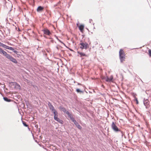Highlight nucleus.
<instances>
[{
	"mask_svg": "<svg viewBox=\"0 0 151 151\" xmlns=\"http://www.w3.org/2000/svg\"><path fill=\"white\" fill-rule=\"evenodd\" d=\"M84 27V25H81L79 27V28L81 32H82Z\"/></svg>",
	"mask_w": 151,
	"mask_h": 151,
	"instance_id": "obj_12",
	"label": "nucleus"
},
{
	"mask_svg": "<svg viewBox=\"0 0 151 151\" xmlns=\"http://www.w3.org/2000/svg\"><path fill=\"white\" fill-rule=\"evenodd\" d=\"M66 114L68 115V116L70 118L71 117L73 116L71 114H70V113L68 111H67L66 112Z\"/></svg>",
	"mask_w": 151,
	"mask_h": 151,
	"instance_id": "obj_16",
	"label": "nucleus"
},
{
	"mask_svg": "<svg viewBox=\"0 0 151 151\" xmlns=\"http://www.w3.org/2000/svg\"><path fill=\"white\" fill-rule=\"evenodd\" d=\"M71 120L74 123L76 122V121L75 120L74 118L73 117H71L70 118Z\"/></svg>",
	"mask_w": 151,
	"mask_h": 151,
	"instance_id": "obj_17",
	"label": "nucleus"
},
{
	"mask_svg": "<svg viewBox=\"0 0 151 151\" xmlns=\"http://www.w3.org/2000/svg\"><path fill=\"white\" fill-rule=\"evenodd\" d=\"M113 79V76H111L109 78L107 76L106 79V81L107 82H112Z\"/></svg>",
	"mask_w": 151,
	"mask_h": 151,
	"instance_id": "obj_7",
	"label": "nucleus"
},
{
	"mask_svg": "<svg viewBox=\"0 0 151 151\" xmlns=\"http://www.w3.org/2000/svg\"><path fill=\"white\" fill-rule=\"evenodd\" d=\"M143 103L144 105L145 106L146 108H147V106L149 104V102L147 99H144Z\"/></svg>",
	"mask_w": 151,
	"mask_h": 151,
	"instance_id": "obj_6",
	"label": "nucleus"
},
{
	"mask_svg": "<svg viewBox=\"0 0 151 151\" xmlns=\"http://www.w3.org/2000/svg\"><path fill=\"white\" fill-rule=\"evenodd\" d=\"M56 121H57L58 122H59V123H60L61 124H63V121H62V120L60 119L59 118H58L56 119L55 120Z\"/></svg>",
	"mask_w": 151,
	"mask_h": 151,
	"instance_id": "obj_11",
	"label": "nucleus"
},
{
	"mask_svg": "<svg viewBox=\"0 0 151 151\" xmlns=\"http://www.w3.org/2000/svg\"><path fill=\"white\" fill-rule=\"evenodd\" d=\"M12 51H13V52H14L16 54H17V53L18 52H17V51L16 50H14H14H12Z\"/></svg>",
	"mask_w": 151,
	"mask_h": 151,
	"instance_id": "obj_26",
	"label": "nucleus"
},
{
	"mask_svg": "<svg viewBox=\"0 0 151 151\" xmlns=\"http://www.w3.org/2000/svg\"><path fill=\"white\" fill-rule=\"evenodd\" d=\"M8 49H9V50H14V48L12 47H8Z\"/></svg>",
	"mask_w": 151,
	"mask_h": 151,
	"instance_id": "obj_23",
	"label": "nucleus"
},
{
	"mask_svg": "<svg viewBox=\"0 0 151 151\" xmlns=\"http://www.w3.org/2000/svg\"><path fill=\"white\" fill-rule=\"evenodd\" d=\"M119 56L120 61L121 62H122L125 59V55L123 50H120L119 52Z\"/></svg>",
	"mask_w": 151,
	"mask_h": 151,
	"instance_id": "obj_2",
	"label": "nucleus"
},
{
	"mask_svg": "<svg viewBox=\"0 0 151 151\" xmlns=\"http://www.w3.org/2000/svg\"><path fill=\"white\" fill-rule=\"evenodd\" d=\"M149 52V55L150 57H151V50L149 49L148 51Z\"/></svg>",
	"mask_w": 151,
	"mask_h": 151,
	"instance_id": "obj_24",
	"label": "nucleus"
},
{
	"mask_svg": "<svg viewBox=\"0 0 151 151\" xmlns=\"http://www.w3.org/2000/svg\"><path fill=\"white\" fill-rule=\"evenodd\" d=\"M3 99L4 100L7 102H9L11 101V100L10 99H8V98H7L6 97H4Z\"/></svg>",
	"mask_w": 151,
	"mask_h": 151,
	"instance_id": "obj_15",
	"label": "nucleus"
},
{
	"mask_svg": "<svg viewBox=\"0 0 151 151\" xmlns=\"http://www.w3.org/2000/svg\"><path fill=\"white\" fill-rule=\"evenodd\" d=\"M52 112H53V113L54 114V115L58 114V113L55 109L52 111Z\"/></svg>",
	"mask_w": 151,
	"mask_h": 151,
	"instance_id": "obj_18",
	"label": "nucleus"
},
{
	"mask_svg": "<svg viewBox=\"0 0 151 151\" xmlns=\"http://www.w3.org/2000/svg\"><path fill=\"white\" fill-rule=\"evenodd\" d=\"M48 106L50 108V109L52 111L55 109L54 107L50 102H48Z\"/></svg>",
	"mask_w": 151,
	"mask_h": 151,
	"instance_id": "obj_8",
	"label": "nucleus"
},
{
	"mask_svg": "<svg viewBox=\"0 0 151 151\" xmlns=\"http://www.w3.org/2000/svg\"><path fill=\"white\" fill-rule=\"evenodd\" d=\"M44 8L41 6H39L37 9V12H40L42 11L43 9Z\"/></svg>",
	"mask_w": 151,
	"mask_h": 151,
	"instance_id": "obj_9",
	"label": "nucleus"
},
{
	"mask_svg": "<svg viewBox=\"0 0 151 151\" xmlns=\"http://www.w3.org/2000/svg\"><path fill=\"white\" fill-rule=\"evenodd\" d=\"M80 45H81L80 47L81 49H86L88 46V44L86 42L81 43H80Z\"/></svg>",
	"mask_w": 151,
	"mask_h": 151,
	"instance_id": "obj_4",
	"label": "nucleus"
},
{
	"mask_svg": "<svg viewBox=\"0 0 151 151\" xmlns=\"http://www.w3.org/2000/svg\"><path fill=\"white\" fill-rule=\"evenodd\" d=\"M15 86L17 88L19 89H20L21 88L20 86L18 84H16Z\"/></svg>",
	"mask_w": 151,
	"mask_h": 151,
	"instance_id": "obj_19",
	"label": "nucleus"
},
{
	"mask_svg": "<svg viewBox=\"0 0 151 151\" xmlns=\"http://www.w3.org/2000/svg\"><path fill=\"white\" fill-rule=\"evenodd\" d=\"M136 102H137V104H138V101L137 99H136Z\"/></svg>",
	"mask_w": 151,
	"mask_h": 151,
	"instance_id": "obj_30",
	"label": "nucleus"
},
{
	"mask_svg": "<svg viewBox=\"0 0 151 151\" xmlns=\"http://www.w3.org/2000/svg\"><path fill=\"white\" fill-rule=\"evenodd\" d=\"M59 108L62 111H63V112H64L65 113H66V112L67 111H66L65 109L63 107L60 106L59 107Z\"/></svg>",
	"mask_w": 151,
	"mask_h": 151,
	"instance_id": "obj_13",
	"label": "nucleus"
},
{
	"mask_svg": "<svg viewBox=\"0 0 151 151\" xmlns=\"http://www.w3.org/2000/svg\"><path fill=\"white\" fill-rule=\"evenodd\" d=\"M60 41V42H62V43H63V42H61V41Z\"/></svg>",
	"mask_w": 151,
	"mask_h": 151,
	"instance_id": "obj_31",
	"label": "nucleus"
},
{
	"mask_svg": "<svg viewBox=\"0 0 151 151\" xmlns=\"http://www.w3.org/2000/svg\"><path fill=\"white\" fill-rule=\"evenodd\" d=\"M3 47L4 48H6V49H8V48L9 47L8 46H7L6 45H5V44H4L3 45V46L2 47Z\"/></svg>",
	"mask_w": 151,
	"mask_h": 151,
	"instance_id": "obj_20",
	"label": "nucleus"
},
{
	"mask_svg": "<svg viewBox=\"0 0 151 151\" xmlns=\"http://www.w3.org/2000/svg\"><path fill=\"white\" fill-rule=\"evenodd\" d=\"M3 45L4 44L3 43H1V42H0V46H2V47Z\"/></svg>",
	"mask_w": 151,
	"mask_h": 151,
	"instance_id": "obj_28",
	"label": "nucleus"
},
{
	"mask_svg": "<svg viewBox=\"0 0 151 151\" xmlns=\"http://www.w3.org/2000/svg\"><path fill=\"white\" fill-rule=\"evenodd\" d=\"M77 52L78 54H79L80 55L81 57H82L83 56H86V54L84 53H83L81 52H80L79 51H78Z\"/></svg>",
	"mask_w": 151,
	"mask_h": 151,
	"instance_id": "obj_14",
	"label": "nucleus"
},
{
	"mask_svg": "<svg viewBox=\"0 0 151 151\" xmlns=\"http://www.w3.org/2000/svg\"><path fill=\"white\" fill-rule=\"evenodd\" d=\"M22 123H23V125L25 127H28V125L26 124V123L25 122H23Z\"/></svg>",
	"mask_w": 151,
	"mask_h": 151,
	"instance_id": "obj_21",
	"label": "nucleus"
},
{
	"mask_svg": "<svg viewBox=\"0 0 151 151\" xmlns=\"http://www.w3.org/2000/svg\"><path fill=\"white\" fill-rule=\"evenodd\" d=\"M76 91L78 92V93H79V92H82V91L80 90L79 89H76Z\"/></svg>",
	"mask_w": 151,
	"mask_h": 151,
	"instance_id": "obj_25",
	"label": "nucleus"
},
{
	"mask_svg": "<svg viewBox=\"0 0 151 151\" xmlns=\"http://www.w3.org/2000/svg\"><path fill=\"white\" fill-rule=\"evenodd\" d=\"M1 54H3L4 55L7 59H9L10 60L15 63H17V60L12 56L8 54L4 50H2L1 51Z\"/></svg>",
	"mask_w": 151,
	"mask_h": 151,
	"instance_id": "obj_1",
	"label": "nucleus"
},
{
	"mask_svg": "<svg viewBox=\"0 0 151 151\" xmlns=\"http://www.w3.org/2000/svg\"><path fill=\"white\" fill-rule=\"evenodd\" d=\"M101 78L102 79H105V80L106 78H105V77L103 76H101Z\"/></svg>",
	"mask_w": 151,
	"mask_h": 151,
	"instance_id": "obj_27",
	"label": "nucleus"
},
{
	"mask_svg": "<svg viewBox=\"0 0 151 151\" xmlns=\"http://www.w3.org/2000/svg\"><path fill=\"white\" fill-rule=\"evenodd\" d=\"M58 114L54 115V118L55 120L58 118Z\"/></svg>",
	"mask_w": 151,
	"mask_h": 151,
	"instance_id": "obj_22",
	"label": "nucleus"
},
{
	"mask_svg": "<svg viewBox=\"0 0 151 151\" xmlns=\"http://www.w3.org/2000/svg\"><path fill=\"white\" fill-rule=\"evenodd\" d=\"M111 127L112 129L115 132H118L120 131L122 134V132L119 129L117 126L115 124L114 122H112V124L111 125Z\"/></svg>",
	"mask_w": 151,
	"mask_h": 151,
	"instance_id": "obj_3",
	"label": "nucleus"
},
{
	"mask_svg": "<svg viewBox=\"0 0 151 151\" xmlns=\"http://www.w3.org/2000/svg\"><path fill=\"white\" fill-rule=\"evenodd\" d=\"M74 123L78 128L79 129H81L82 127L77 122H76Z\"/></svg>",
	"mask_w": 151,
	"mask_h": 151,
	"instance_id": "obj_10",
	"label": "nucleus"
},
{
	"mask_svg": "<svg viewBox=\"0 0 151 151\" xmlns=\"http://www.w3.org/2000/svg\"><path fill=\"white\" fill-rule=\"evenodd\" d=\"M3 50L1 48H0V53L1 54V51Z\"/></svg>",
	"mask_w": 151,
	"mask_h": 151,
	"instance_id": "obj_29",
	"label": "nucleus"
},
{
	"mask_svg": "<svg viewBox=\"0 0 151 151\" xmlns=\"http://www.w3.org/2000/svg\"><path fill=\"white\" fill-rule=\"evenodd\" d=\"M44 34L48 35H50L51 34V33L50 31L47 29H45L42 30Z\"/></svg>",
	"mask_w": 151,
	"mask_h": 151,
	"instance_id": "obj_5",
	"label": "nucleus"
}]
</instances>
